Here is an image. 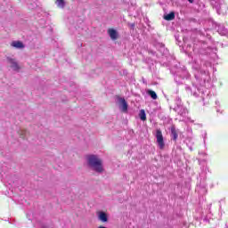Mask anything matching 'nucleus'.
Instances as JSON below:
<instances>
[{"instance_id": "nucleus-15", "label": "nucleus", "mask_w": 228, "mask_h": 228, "mask_svg": "<svg viewBox=\"0 0 228 228\" xmlns=\"http://www.w3.org/2000/svg\"><path fill=\"white\" fill-rule=\"evenodd\" d=\"M165 20H174L175 19V14L174 12H170L164 16Z\"/></svg>"}, {"instance_id": "nucleus-16", "label": "nucleus", "mask_w": 228, "mask_h": 228, "mask_svg": "<svg viewBox=\"0 0 228 228\" xmlns=\"http://www.w3.org/2000/svg\"><path fill=\"white\" fill-rule=\"evenodd\" d=\"M171 135L173 136V140H177V130H175V127L171 128Z\"/></svg>"}, {"instance_id": "nucleus-17", "label": "nucleus", "mask_w": 228, "mask_h": 228, "mask_svg": "<svg viewBox=\"0 0 228 228\" xmlns=\"http://www.w3.org/2000/svg\"><path fill=\"white\" fill-rule=\"evenodd\" d=\"M148 94L149 95H151V99H154V100L158 99V94H156V92L149 91Z\"/></svg>"}, {"instance_id": "nucleus-3", "label": "nucleus", "mask_w": 228, "mask_h": 228, "mask_svg": "<svg viewBox=\"0 0 228 228\" xmlns=\"http://www.w3.org/2000/svg\"><path fill=\"white\" fill-rule=\"evenodd\" d=\"M212 6L216 10L218 15L227 14L228 6L224 0H216L211 2Z\"/></svg>"}, {"instance_id": "nucleus-4", "label": "nucleus", "mask_w": 228, "mask_h": 228, "mask_svg": "<svg viewBox=\"0 0 228 228\" xmlns=\"http://www.w3.org/2000/svg\"><path fill=\"white\" fill-rule=\"evenodd\" d=\"M155 136L157 138L158 147L163 151V149H165V141L163 140V133H161V129H157Z\"/></svg>"}, {"instance_id": "nucleus-8", "label": "nucleus", "mask_w": 228, "mask_h": 228, "mask_svg": "<svg viewBox=\"0 0 228 228\" xmlns=\"http://www.w3.org/2000/svg\"><path fill=\"white\" fill-rule=\"evenodd\" d=\"M108 35L110 37L111 40H117V38H118V32H117L114 28H109Z\"/></svg>"}, {"instance_id": "nucleus-10", "label": "nucleus", "mask_w": 228, "mask_h": 228, "mask_svg": "<svg viewBox=\"0 0 228 228\" xmlns=\"http://www.w3.org/2000/svg\"><path fill=\"white\" fill-rule=\"evenodd\" d=\"M177 76H180L183 79H184V77H189L190 73H188V70H186V69H182V74L177 73L176 76L175 77V80L177 83Z\"/></svg>"}, {"instance_id": "nucleus-12", "label": "nucleus", "mask_w": 228, "mask_h": 228, "mask_svg": "<svg viewBox=\"0 0 228 228\" xmlns=\"http://www.w3.org/2000/svg\"><path fill=\"white\" fill-rule=\"evenodd\" d=\"M55 4L58 8L63 10V8H65V6L67 5V2H65V0H55Z\"/></svg>"}, {"instance_id": "nucleus-11", "label": "nucleus", "mask_w": 228, "mask_h": 228, "mask_svg": "<svg viewBox=\"0 0 228 228\" xmlns=\"http://www.w3.org/2000/svg\"><path fill=\"white\" fill-rule=\"evenodd\" d=\"M98 218L101 222H108V215L104 212H98Z\"/></svg>"}, {"instance_id": "nucleus-13", "label": "nucleus", "mask_w": 228, "mask_h": 228, "mask_svg": "<svg viewBox=\"0 0 228 228\" xmlns=\"http://www.w3.org/2000/svg\"><path fill=\"white\" fill-rule=\"evenodd\" d=\"M176 111L179 113V115H181L182 117H184V115H186V113H188V110H186V108L184 107H180L178 106L176 109Z\"/></svg>"}, {"instance_id": "nucleus-18", "label": "nucleus", "mask_w": 228, "mask_h": 228, "mask_svg": "<svg viewBox=\"0 0 228 228\" xmlns=\"http://www.w3.org/2000/svg\"><path fill=\"white\" fill-rule=\"evenodd\" d=\"M134 10H136V7L134 6H130L128 9V12H130V15H134V17L136 16V14L134 13Z\"/></svg>"}, {"instance_id": "nucleus-5", "label": "nucleus", "mask_w": 228, "mask_h": 228, "mask_svg": "<svg viewBox=\"0 0 228 228\" xmlns=\"http://www.w3.org/2000/svg\"><path fill=\"white\" fill-rule=\"evenodd\" d=\"M7 62L9 63L12 70H15L16 72H18V70H20V66H19V62H17V60L12 57H7Z\"/></svg>"}, {"instance_id": "nucleus-6", "label": "nucleus", "mask_w": 228, "mask_h": 228, "mask_svg": "<svg viewBox=\"0 0 228 228\" xmlns=\"http://www.w3.org/2000/svg\"><path fill=\"white\" fill-rule=\"evenodd\" d=\"M118 102L119 104V110L123 111V113H127V102L124 98H118Z\"/></svg>"}, {"instance_id": "nucleus-2", "label": "nucleus", "mask_w": 228, "mask_h": 228, "mask_svg": "<svg viewBox=\"0 0 228 228\" xmlns=\"http://www.w3.org/2000/svg\"><path fill=\"white\" fill-rule=\"evenodd\" d=\"M192 69L195 70L194 76L198 81H209V71L200 70V64L196 60L192 61Z\"/></svg>"}, {"instance_id": "nucleus-7", "label": "nucleus", "mask_w": 228, "mask_h": 228, "mask_svg": "<svg viewBox=\"0 0 228 228\" xmlns=\"http://www.w3.org/2000/svg\"><path fill=\"white\" fill-rule=\"evenodd\" d=\"M217 32L222 37H228V30H227V28H225V27L224 25H219L217 27Z\"/></svg>"}, {"instance_id": "nucleus-9", "label": "nucleus", "mask_w": 228, "mask_h": 228, "mask_svg": "<svg viewBox=\"0 0 228 228\" xmlns=\"http://www.w3.org/2000/svg\"><path fill=\"white\" fill-rule=\"evenodd\" d=\"M11 47H14V49H24V43L22 41H12Z\"/></svg>"}, {"instance_id": "nucleus-21", "label": "nucleus", "mask_w": 228, "mask_h": 228, "mask_svg": "<svg viewBox=\"0 0 228 228\" xmlns=\"http://www.w3.org/2000/svg\"><path fill=\"white\" fill-rule=\"evenodd\" d=\"M215 1H216V0H211V3H215Z\"/></svg>"}, {"instance_id": "nucleus-14", "label": "nucleus", "mask_w": 228, "mask_h": 228, "mask_svg": "<svg viewBox=\"0 0 228 228\" xmlns=\"http://www.w3.org/2000/svg\"><path fill=\"white\" fill-rule=\"evenodd\" d=\"M140 119L142 120V122H145L147 120V114H145L144 110H141L139 113Z\"/></svg>"}, {"instance_id": "nucleus-19", "label": "nucleus", "mask_w": 228, "mask_h": 228, "mask_svg": "<svg viewBox=\"0 0 228 228\" xmlns=\"http://www.w3.org/2000/svg\"><path fill=\"white\" fill-rule=\"evenodd\" d=\"M191 4H193V3H197L196 0H187Z\"/></svg>"}, {"instance_id": "nucleus-1", "label": "nucleus", "mask_w": 228, "mask_h": 228, "mask_svg": "<svg viewBox=\"0 0 228 228\" xmlns=\"http://www.w3.org/2000/svg\"><path fill=\"white\" fill-rule=\"evenodd\" d=\"M86 161L89 168L97 172L98 174H102L104 172V167L102 166V159L97 155H87Z\"/></svg>"}, {"instance_id": "nucleus-22", "label": "nucleus", "mask_w": 228, "mask_h": 228, "mask_svg": "<svg viewBox=\"0 0 228 228\" xmlns=\"http://www.w3.org/2000/svg\"><path fill=\"white\" fill-rule=\"evenodd\" d=\"M190 150L192 151L191 146H190Z\"/></svg>"}, {"instance_id": "nucleus-20", "label": "nucleus", "mask_w": 228, "mask_h": 228, "mask_svg": "<svg viewBox=\"0 0 228 228\" xmlns=\"http://www.w3.org/2000/svg\"><path fill=\"white\" fill-rule=\"evenodd\" d=\"M186 90L190 92L191 89L190 87H186Z\"/></svg>"}]
</instances>
